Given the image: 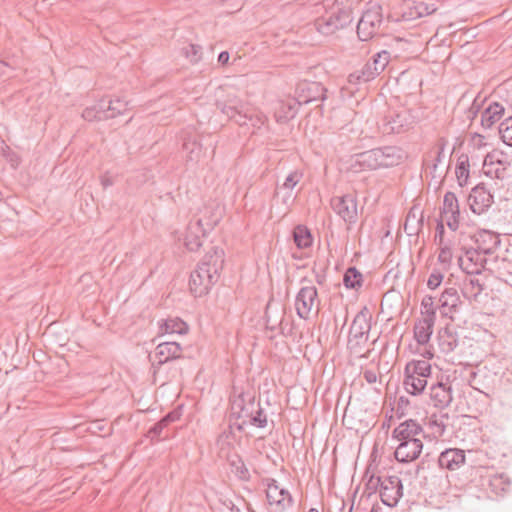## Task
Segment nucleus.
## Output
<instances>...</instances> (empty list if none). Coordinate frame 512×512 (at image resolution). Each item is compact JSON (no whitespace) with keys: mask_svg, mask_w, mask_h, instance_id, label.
I'll list each match as a JSON object with an SVG mask.
<instances>
[{"mask_svg":"<svg viewBox=\"0 0 512 512\" xmlns=\"http://www.w3.org/2000/svg\"><path fill=\"white\" fill-rule=\"evenodd\" d=\"M405 373H410L427 380L431 375V365L425 360L411 361L406 365Z\"/></svg>","mask_w":512,"mask_h":512,"instance_id":"nucleus-36","label":"nucleus"},{"mask_svg":"<svg viewBox=\"0 0 512 512\" xmlns=\"http://www.w3.org/2000/svg\"><path fill=\"white\" fill-rule=\"evenodd\" d=\"M294 242L298 248H308L312 244V237L309 230L302 225L297 226L293 232Z\"/></svg>","mask_w":512,"mask_h":512,"instance_id":"nucleus-38","label":"nucleus"},{"mask_svg":"<svg viewBox=\"0 0 512 512\" xmlns=\"http://www.w3.org/2000/svg\"><path fill=\"white\" fill-rule=\"evenodd\" d=\"M499 133L502 141L512 146V117L505 119L499 126Z\"/></svg>","mask_w":512,"mask_h":512,"instance_id":"nucleus-44","label":"nucleus"},{"mask_svg":"<svg viewBox=\"0 0 512 512\" xmlns=\"http://www.w3.org/2000/svg\"><path fill=\"white\" fill-rule=\"evenodd\" d=\"M482 291L483 284L479 281V279L473 277L472 275L465 278L462 292L466 298L476 301Z\"/></svg>","mask_w":512,"mask_h":512,"instance_id":"nucleus-35","label":"nucleus"},{"mask_svg":"<svg viewBox=\"0 0 512 512\" xmlns=\"http://www.w3.org/2000/svg\"><path fill=\"white\" fill-rule=\"evenodd\" d=\"M361 273L354 267H350L344 274L343 283L346 288L354 289L361 286Z\"/></svg>","mask_w":512,"mask_h":512,"instance_id":"nucleus-40","label":"nucleus"},{"mask_svg":"<svg viewBox=\"0 0 512 512\" xmlns=\"http://www.w3.org/2000/svg\"><path fill=\"white\" fill-rule=\"evenodd\" d=\"M485 255L475 248L468 249L458 258L459 266L468 275L480 274L487 262Z\"/></svg>","mask_w":512,"mask_h":512,"instance_id":"nucleus-12","label":"nucleus"},{"mask_svg":"<svg viewBox=\"0 0 512 512\" xmlns=\"http://www.w3.org/2000/svg\"><path fill=\"white\" fill-rule=\"evenodd\" d=\"M232 472L241 480H248L250 473L246 465L241 459L233 460L231 462Z\"/></svg>","mask_w":512,"mask_h":512,"instance_id":"nucleus-45","label":"nucleus"},{"mask_svg":"<svg viewBox=\"0 0 512 512\" xmlns=\"http://www.w3.org/2000/svg\"><path fill=\"white\" fill-rule=\"evenodd\" d=\"M444 225L443 223H439L436 228L435 234V242L438 243L439 246H442L444 243Z\"/></svg>","mask_w":512,"mask_h":512,"instance_id":"nucleus-56","label":"nucleus"},{"mask_svg":"<svg viewBox=\"0 0 512 512\" xmlns=\"http://www.w3.org/2000/svg\"><path fill=\"white\" fill-rule=\"evenodd\" d=\"M127 106L128 102L119 97L105 101V106L102 108L105 120L125 113Z\"/></svg>","mask_w":512,"mask_h":512,"instance_id":"nucleus-33","label":"nucleus"},{"mask_svg":"<svg viewBox=\"0 0 512 512\" xmlns=\"http://www.w3.org/2000/svg\"><path fill=\"white\" fill-rule=\"evenodd\" d=\"M504 114V107L497 103H491L482 113L481 125L485 129L491 128L497 121H499Z\"/></svg>","mask_w":512,"mask_h":512,"instance_id":"nucleus-30","label":"nucleus"},{"mask_svg":"<svg viewBox=\"0 0 512 512\" xmlns=\"http://www.w3.org/2000/svg\"><path fill=\"white\" fill-rule=\"evenodd\" d=\"M325 4L331 10L339 13L346 12V14L352 16V0H325Z\"/></svg>","mask_w":512,"mask_h":512,"instance_id":"nucleus-41","label":"nucleus"},{"mask_svg":"<svg viewBox=\"0 0 512 512\" xmlns=\"http://www.w3.org/2000/svg\"><path fill=\"white\" fill-rule=\"evenodd\" d=\"M435 425H436V426H437V428H438V429H437V432H438L439 434H442V433L444 432V425H439V424H437L436 422H435Z\"/></svg>","mask_w":512,"mask_h":512,"instance_id":"nucleus-63","label":"nucleus"},{"mask_svg":"<svg viewBox=\"0 0 512 512\" xmlns=\"http://www.w3.org/2000/svg\"><path fill=\"white\" fill-rule=\"evenodd\" d=\"M442 213L459 214L458 200L454 193L447 192L444 195Z\"/></svg>","mask_w":512,"mask_h":512,"instance_id":"nucleus-42","label":"nucleus"},{"mask_svg":"<svg viewBox=\"0 0 512 512\" xmlns=\"http://www.w3.org/2000/svg\"><path fill=\"white\" fill-rule=\"evenodd\" d=\"M302 178L303 172L301 170H293L287 175L283 184L277 187V194H279L281 191H285V195L283 197V202L285 204L293 201L294 197L292 190L302 180Z\"/></svg>","mask_w":512,"mask_h":512,"instance_id":"nucleus-26","label":"nucleus"},{"mask_svg":"<svg viewBox=\"0 0 512 512\" xmlns=\"http://www.w3.org/2000/svg\"><path fill=\"white\" fill-rule=\"evenodd\" d=\"M378 149L379 154L381 155V157H379L380 168H388L399 165L406 158L405 152L399 147L386 146Z\"/></svg>","mask_w":512,"mask_h":512,"instance_id":"nucleus-24","label":"nucleus"},{"mask_svg":"<svg viewBox=\"0 0 512 512\" xmlns=\"http://www.w3.org/2000/svg\"><path fill=\"white\" fill-rule=\"evenodd\" d=\"M475 138H477V139L479 140V143H478V144H479V145H481V144H482V142H483V140H484V137H483L482 135H480V134H476V135H475Z\"/></svg>","mask_w":512,"mask_h":512,"instance_id":"nucleus-64","label":"nucleus"},{"mask_svg":"<svg viewBox=\"0 0 512 512\" xmlns=\"http://www.w3.org/2000/svg\"><path fill=\"white\" fill-rule=\"evenodd\" d=\"M370 329V318L366 308H364L356 314L349 330L347 347L355 356H364L362 350L368 341Z\"/></svg>","mask_w":512,"mask_h":512,"instance_id":"nucleus-2","label":"nucleus"},{"mask_svg":"<svg viewBox=\"0 0 512 512\" xmlns=\"http://www.w3.org/2000/svg\"><path fill=\"white\" fill-rule=\"evenodd\" d=\"M403 386L407 393L413 396H417L424 391L425 387L427 386V380L410 373H405Z\"/></svg>","mask_w":512,"mask_h":512,"instance_id":"nucleus-32","label":"nucleus"},{"mask_svg":"<svg viewBox=\"0 0 512 512\" xmlns=\"http://www.w3.org/2000/svg\"><path fill=\"white\" fill-rule=\"evenodd\" d=\"M443 278L444 275L440 271L434 270L427 280L428 288L432 290L438 288L441 285Z\"/></svg>","mask_w":512,"mask_h":512,"instance_id":"nucleus-52","label":"nucleus"},{"mask_svg":"<svg viewBox=\"0 0 512 512\" xmlns=\"http://www.w3.org/2000/svg\"><path fill=\"white\" fill-rule=\"evenodd\" d=\"M415 5L417 10L416 14H418L419 18L431 15L437 10L435 4H429L423 1L415 2Z\"/></svg>","mask_w":512,"mask_h":512,"instance_id":"nucleus-50","label":"nucleus"},{"mask_svg":"<svg viewBox=\"0 0 512 512\" xmlns=\"http://www.w3.org/2000/svg\"><path fill=\"white\" fill-rule=\"evenodd\" d=\"M434 324L435 320L431 318H421L415 323L414 337L418 344L425 345L429 342Z\"/></svg>","mask_w":512,"mask_h":512,"instance_id":"nucleus-27","label":"nucleus"},{"mask_svg":"<svg viewBox=\"0 0 512 512\" xmlns=\"http://www.w3.org/2000/svg\"><path fill=\"white\" fill-rule=\"evenodd\" d=\"M423 436L422 427L412 419L400 423L392 432V438L397 442H410Z\"/></svg>","mask_w":512,"mask_h":512,"instance_id":"nucleus-16","label":"nucleus"},{"mask_svg":"<svg viewBox=\"0 0 512 512\" xmlns=\"http://www.w3.org/2000/svg\"><path fill=\"white\" fill-rule=\"evenodd\" d=\"M229 53L227 51H223L218 56V62L222 65H225L229 61Z\"/></svg>","mask_w":512,"mask_h":512,"instance_id":"nucleus-60","label":"nucleus"},{"mask_svg":"<svg viewBox=\"0 0 512 512\" xmlns=\"http://www.w3.org/2000/svg\"><path fill=\"white\" fill-rule=\"evenodd\" d=\"M422 318H431L436 320V308L434 306V298L432 296H425L421 302Z\"/></svg>","mask_w":512,"mask_h":512,"instance_id":"nucleus-43","label":"nucleus"},{"mask_svg":"<svg viewBox=\"0 0 512 512\" xmlns=\"http://www.w3.org/2000/svg\"><path fill=\"white\" fill-rule=\"evenodd\" d=\"M223 265V249L213 247L212 252H208L197 269L191 273L189 287L194 296L200 297L208 293L210 288L218 281Z\"/></svg>","mask_w":512,"mask_h":512,"instance_id":"nucleus-1","label":"nucleus"},{"mask_svg":"<svg viewBox=\"0 0 512 512\" xmlns=\"http://www.w3.org/2000/svg\"><path fill=\"white\" fill-rule=\"evenodd\" d=\"M468 201L471 210L480 215L491 206L493 196L484 186L478 185L472 189Z\"/></svg>","mask_w":512,"mask_h":512,"instance_id":"nucleus-19","label":"nucleus"},{"mask_svg":"<svg viewBox=\"0 0 512 512\" xmlns=\"http://www.w3.org/2000/svg\"><path fill=\"white\" fill-rule=\"evenodd\" d=\"M452 250L448 244H443L440 246V251L438 254V261L444 266V268H448L451 260H452Z\"/></svg>","mask_w":512,"mask_h":512,"instance_id":"nucleus-49","label":"nucleus"},{"mask_svg":"<svg viewBox=\"0 0 512 512\" xmlns=\"http://www.w3.org/2000/svg\"><path fill=\"white\" fill-rule=\"evenodd\" d=\"M382 485L383 479L379 476L372 475L366 483V489L369 493H375L378 490L380 491Z\"/></svg>","mask_w":512,"mask_h":512,"instance_id":"nucleus-54","label":"nucleus"},{"mask_svg":"<svg viewBox=\"0 0 512 512\" xmlns=\"http://www.w3.org/2000/svg\"><path fill=\"white\" fill-rule=\"evenodd\" d=\"M315 97H303L300 95L296 99H289L287 101H279L275 108L274 116L278 123H285L295 117L298 107L302 104L313 102Z\"/></svg>","mask_w":512,"mask_h":512,"instance_id":"nucleus-13","label":"nucleus"},{"mask_svg":"<svg viewBox=\"0 0 512 512\" xmlns=\"http://www.w3.org/2000/svg\"><path fill=\"white\" fill-rule=\"evenodd\" d=\"M200 46L197 45H189L186 55L190 58L191 62H197L200 59Z\"/></svg>","mask_w":512,"mask_h":512,"instance_id":"nucleus-55","label":"nucleus"},{"mask_svg":"<svg viewBox=\"0 0 512 512\" xmlns=\"http://www.w3.org/2000/svg\"><path fill=\"white\" fill-rule=\"evenodd\" d=\"M267 424V417L263 413V410L260 407V404L256 408V410L253 413V416L250 417V421L248 422V425H252L255 427L263 428Z\"/></svg>","mask_w":512,"mask_h":512,"instance_id":"nucleus-46","label":"nucleus"},{"mask_svg":"<svg viewBox=\"0 0 512 512\" xmlns=\"http://www.w3.org/2000/svg\"><path fill=\"white\" fill-rule=\"evenodd\" d=\"M475 249L481 251L484 254H492L500 245L499 236L490 231H479L475 235Z\"/></svg>","mask_w":512,"mask_h":512,"instance_id":"nucleus-23","label":"nucleus"},{"mask_svg":"<svg viewBox=\"0 0 512 512\" xmlns=\"http://www.w3.org/2000/svg\"><path fill=\"white\" fill-rule=\"evenodd\" d=\"M174 420L175 416L173 414L170 413L166 415L149 429L147 436L151 440L166 439L169 436V434L166 432L168 425Z\"/></svg>","mask_w":512,"mask_h":512,"instance_id":"nucleus-31","label":"nucleus"},{"mask_svg":"<svg viewBox=\"0 0 512 512\" xmlns=\"http://www.w3.org/2000/svg\"><path fill=\"white\" fill-rule=\"evenodd\" d=\"M319 304L320 300L315 286L310 285L300 288L295 298V309L301 319H309L314 310L317 313Z\"/></svg>","mask_w":512,"mask_h":512,"instance_id":"nucleus-7","label":"nucleus"},{"mask_svg":"<svg viewBox=\"0 0 512 512\" xmlns=\"http://www.w3.org/2000/svg\"><path fill=\"white\" fill-rule=\"evenodd\" d=\"M100 182L104 188L110 187L114 183L113 178L108 173H105L100 177Z\"/></svg>","mask_w":512,"mask_h":512,"instance_id":"nucleus-58","label":"nucleus"},{"mask_svg":"<svg viewBox=\"0 0 512 512\" xmlns=\"http://www.w3.org/2000/svg\"><path fill=\"white\" fill-rule=\"evenodd\" d=\"M217 106L223 114L238 125L242 126L247 124L248 120H253L251 106L237 95H228L225 101L217 102Z\"/></svg>","mask_w":512,"mask_h":512,"instance_id":"nucleus-3","label":"nucleus"},{"mask_svg":"<svg viewBox=\"0 0 512 512\" xmlns=\"http://www.w3.org/2000/svg\"><path fill=\"white\" fill-rule=\"evenodd\" d=\"M464 462V451L457 448L446 449L440 454L438 458L439 466L451 471L460 468Z\"/></svg>","mask_w":512,"mask_h":512,"instance_id":"nucleus-22","label":"nucleus"},{"mask_svg":"<svg viewBox=\"0 0 512 512\" xmlns=\"http://www.w3.org/2000/svg\"><path fill=\"white\" fill-rule=\"evenodd\" d=\"M182 348L176 341H166L157 345L154 358L159 365L180 358Z\"/></svg>","mask_w":512,"mask_h":512,"instance_id":"nucleus-21","label":"nucleus"},{"mask_svg":"<svg viewBox=\"0 0 512 512\" xmlns=\"http://www.w3.org/2000/svg\"><path fill=\"white\" fill-rule=\"evenodd\" d=\"M402 482L398 476H387L383 479L380 498L383 504L394 507L402 496Z\"/></svg>","mask_w":512,"mask_h":512,"instance_id":"nucleus-14","label":"nucleus"},{"mask_svg":"<svg viewBox=\"0 0 512 512\" xmlns=\"http://www.w3.org/2000/svg\"><path fill=\"white\" fill-rule=\"evenodd\" d=\"M252 118L253 120L250 121L252 122V125L256 127H260L267 121V117L262 113H258L255 115L252 114Z\"/></svg>","mask_w":512,"mask_h":512,"instance_id":"nucleus-57","label":"nucleus"},{"mask_svg":"<svg viewBox=\"0 0 512 512\" xmlns=\"http://www.w3.org/2000/svg\"><path fill=\"white\" fill-rule=\"evenodd\" d=\"M461 303L458 291L453 287L446 288L439 298V309L441 314L452 318V314L458 311Z\"/></svg>","mask_w":512,"mask_h":512,"instance_id":"nucleus-20","label":"nucleus"},{"mask_svg":"<svg viewBox=\"0 0 512 512\" xmlns=\"http://www.w3.org/2000/svg\"><path fill=\"white\" fill-rule=\"evenodd\" d=\"M266 496L273 512H283L292 505V497L289 491L280 488L276 481L268 484Z\"/></svg>","mask_w":512,"mask_h":512,"instance_id":"nucleus-15","label":"nucleus"},{"mask_svg":"<svg viewBox=\"0 0 512 512\" xmlns=\"http://www.w3.org/2000/svg\"><path fill=\"white\" fill-rule=\"evenodd\" d=\"M510 165L506 154L501 151H492L485 156L483 169L486 175L504 179Z\"/></svg>","mask_w":512,"mask_h":512,"instance_id":"nucleus-10","label":"nucleus"},{"mask_svg":"<svg viewBox=\"0 0 512 512\" xmlns=\"http://www.w3.org/2000/svg\"><path fill=\"white\" fill-rule=\"evenodd\" d=\"M298 96L302 95L303 97H315V100L325 99V89L324 87L317 82H305L298 86Z\"/></svg>","mask_w":512,"mask_h":512,"instance_id":"nucleus-34","label":"nucleus"},{"mask_svg":"<svg viewBox=\"0 0 512 512\" xmlns=\"http://www.w3.org/2000/svg\"><path fill=\"white\" fill-rule=\"evenodd\" d=\"M333 211L347 223L357 219V202L352 195L335 196L331 199Z\"/></svg>","mask_w":512,"mask_h":512,"instance_id":"nucleus-11","label":"nucleus"},{"mask_svg":"<svg viewBox=\"0 0 512 512\" xmlns=\"http://www.w3.org/2000/svg\"><path fill=\"white\" fill-rule=\"evenodd\" d=\"M443 214V220L446 222L447 226L452 230L456 231L459 227V214L454 213H442Z\"/></svg>","mask_w":512,"mask_h":512,"instance_id":"nucleus-53","label":"nucleus"},{"mask_svg":"<svg viewBox=\"0 0 512 512\" xmlns=\"http://www.w3.org/2000/svg\"><path fill=\"white\" fill-rule=\"evenodd\" d=\"M423 449L422 439H414L410 442H398L395 449V459L401 463H409L416 460Z\"/></svg>","mask_w":512,"mask_h":512,"instance_id":"nucleus-17","label":"nucleus"},{"mask_svg":"<svg viewBox=\"0 0 512 512\" xmlns=\"http://www.w3.org/2000/svg\"><path fill=\"white\" fill-rule=\"evenodd\" d=\"M444 157V154H443V151L442 149H438L436 151V163L433 164V169L436 170L437 169V165L438 163H440L442 161V158Z\"/></svg>","mask_w":512,"mask_h":512,"instance_id":"nucleus-61","label":"nucleus"},{"mask_svg":"<svg viewBox=\"0 0 512 512\" xmlns=\"http://www.w3.org/2000/svg\"><path fill=\"white\" fill-rule=\"evenodd\" d=\"M259 402H256L254 398L249 397L247 400L240 396L232 402V413L237 415L238 419H241L239 429L243 426L248 425L250 417L253 416L254 411L258 407Z\"/></svg>","mask_w":512,"mask_h":512,"instance_id":"nucleus-18","label":"nucleus"},{"mask_svg":"<svg viewBox=\"0 0 512 512\" xmlns=\"http://www.w3.org/2000/svg\"><path fill=\"white\" fill-rule=\"evenodd\" d=\"M217 222V218L205 222H203L201 218L191 221L187 226L184 237V245L186 248L190 251L198 250L202 245V239L207 231L212 229Z\"/></svg>","mask_w":512,"mask_h":512,"instance_id":"nucleus-8","label":"nucleus"},{"mask_svg":"<svg viewBox=\"0 0 512 512\" xmlns=\"http://www.w3.org/2000/svg\"><path fill=\"white\" fill-rule=\"evenodd\" d=\"M160 328L165 334L183 335L188 331L187 324L179 318L167 319Z\"/></svg>","mask_w":512,"mask_h":512,"instance_id":"nucleus-37","label":"nucleus"},{"mask_svg":"<svg viewBox=\"0 0 512 512\" xmlns=\"http://www.w3.org/2000/svg\"><path fill=\"white\" fill-rule=\"evenodd\" d=\"M351 22L352 16H349L346 12L339 13L330 9L327 15L316 20L315 26L319 33L328 36L349 25Z\"/></svg>","mask_w":512,"mask_h":512,"instance_id":"nucleus-9","label":"nucleus"},{"mask_svg":"<svg viewBox=\"0 0 512 512\" xmlns=\"http://www.w3.org/2000/svg\"><path fill=\"white\" fill-rule=\"evenodd\" d=\"M479 110V105L477 104V98H475L472 106H471V109L470 111L473 113V114H476Z\"/></svg>","mask_w":512,"mask_h":512,"instance_id":"nucleus-62","label":"nucleus"},{"mask_svg":"<svg viewBox=\"0 0 512 512\" xmlns=\"http://www.w3.org/2000/svg\"><path fill=\"white\" fill-rule=\"evenodd\" d=\"M440 347L443 352H452L457 347V340L452 334L446 333L440 337Z\"/></svg>","mask_w":512,"mask_h":512,"instance_id":"nucleus-47","label":"nucleus"},{"mask_svg":"<svg viewBox=\"0 0 512 512\" xmlns=\"http://www.w3.org/2000/svg\"><path fill=\"white\" fill-rule=\"evenodd\" d=\"M390 61V53L382 50L373 56L371 62H367L360 71L351 73L348 81L352 84L368 82L380 75Z\"/></svg>","mask_w":512,"mask_h":512,"instance_id":"nucleus-4","label":"nucleus"},{"mask_svg":"<svg viewBox=\"0 0 512 512\" xmlns=\"http://www.w3.org/2000/svg\"><path fill=\"white\" fill-rule=\"evenodd\" d=\"M430 398L435 407H447L452 401L451 387L443 383H437L430 387Z\"/></svg>","mask_w":512,"mask_h":512,"instance_id":"nucleus-25","label":"nucleus"},{"mask_svg":"<svg viewBox=\"0 0 512 512\" xmlns=\"http://www.w3.org/2000/svg\"><path fill=\"white\" fill-rule=\"evenodd\" d=\"M363 377H364V379H365L368 383H370V384H373V383H375V382L377 381V375H376V373H375L374 371H372V370H366V371H364V373H363Z\"/></svg>","mask_w":512,"mask_h":512,"instance_id":"nucleus-59","label":"nucleus"},{"mask_svg":"<svg viewBox=\"0 0 512 512\" xmlns=\"http://www.w3.org/2000/svg\"><path fill=\"white\" fill-rule=\"evenodd\" d=\"M414 117L409 110L402 109L393 111L386 115L379 124V129L383 134L402 133L412 127Z\"/></svg>","mask_w":512,"mask_h":512,"instance_id":"nucleus-6","label":"nucleus"},{"mask_svg":"<svg viewBox=\"0 0 512 512\" xmlns=\"http://www.w3.org/2000/svg\"><path fill=\"white\" fill-rule=\"evenodd\" d=\"M456 177L459 184L462 186L465 184L469 177V164L467 162H460L456 167Z\"/></svg>","mask_w":512,"mask_h":512,"instance_id":"nucleus-51","label":"nucleus"},{"mask_svg":"<svg viewBox=\"0 0 512 512\" xmlns=\"http://www.w3.org/2000/svg\"><path fill=\"white\" fill-rule=\"evenodd\" d=\"M416 5L415 2L406 3L402 8L401 20L405 22L413 21L418 19V14H416Z\"/></svg>","mask_w":512,"mask_h":512,"instance_id":"nucleus-48","label":"nucleus"},{"mask_svg":"<svg viewBox=\"0 0 512 512\" xmlns=\"http://www.w3.org/2000/svg\"><path fill=\"white\" fill-rule=\"evenodd\" d=\"M183 151L187 161L198 163L205 156V151L196 137H188L184 140Z\"/></svg>","mask_w":512,"mask_h":512,"instance_id":"nucleus-29","label":"nucleus"},{"mask_svg":"<svg viewBox=\"0 0 512 512\" xmlns=\"http://www.w3.org/2000/svg\"><path fill=\"white\" fill-rule=\"evenodd\" d=\"M383 22L382 8L377 4L371 5L360 18L357 25V34L362 41L371 39L378 33Z\"/></svg>","mask_w":512,"mask_h":512,"instance_id":"nucleus-5","label":"nucleus"},{"mask_svg":"<svg viewBox=\"0 0 512 512\" xmlns=\"http://www.w3.org/2000/svg\"><path fill=\"white\" fill-rule=\"evenodd\" d=\"M105 106V100H100L97 104L91 107H87L82 112V117L87 121L93 120H105L103 109Z\"/></svg>","mask_w":512,"mask_h":512,"instance_id":"nucleus-39","label":"nucleus"},{"mask_svg":"<svg viewBox=\"0 0 512 512\" xmlns=\"http://www.w3.org/2000/svg\"><path fill=\"white\" fill-rule=\"evenodd\" d=\"M379 149L375 148L356 155L355 166L362 170H376L380 168Z\"/></svg>","mask_w":512,"mask_h":512,"instance_id":"nucleus-28","label":"nucleus"}]
</instances>
